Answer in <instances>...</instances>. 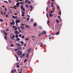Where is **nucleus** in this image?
Wrapping results in <instances>:
<instances>
[{
    "mask_svg": "<svg viewBox=\"0 0 73 73\" xmlns=\"http://www.w3.org/2000/svg\"><path fill=\"white\" fill-rule=\"evenodd\" d=\"M16 6L17 7H19V2L17 3Z\"/></svg>",
    "mask_w": 73,
    "mask_h": 73,
    "instance_id": "6e6552de",
    "label": "nucleus"
},
{
    "mask_svg": "<svg viewBox=\"0 0 73 73\" xmlns=\"http://www.w3.org/2000/svg\"><path fill=\"white\" fill-rule=\"evenodd\" d=\"M39 27L40 28V29H42V27H41L40 26Z\"/></svg>",
    "mask_w": 73,
    "mask_h": 73,
    "instance_id": "0e129e2a",
    "label": "nucleus"
},
{
    "mask_svg": "<svg viewBox=\"0 0 73 73\" xmlns=\"http://www.w3.org/2000/svg\"><path fill=\"white\" fill-rule=\"evenodd\" d=\"M12 24H13V25H15V22L14 21H13L12 22Z\"/></svg>",
    "mask_w": 73,
    "mask_h": 73,
    "instance_id": "a878e982",
    "label": "nucleus"
},
{
    "mask_svg": "<svg viewBox=\"0 0 73 73\" xmlns=\"http://www.w3.org/2000/svg\"><path fill=\"white\" fill-rule=\"evenodd\" d=\"M22 52L21 51H18L17 52V54L19 56H21L22 54Z\"/></svg>",
    "mask_w": 73,
    "mask_h": 73,
    "instance_id": "f257e3e1",
    "label": "nucleus"
},
{
    "mask_svg": "<svg viewBox=\"0 0 73 73\" xmlns=\"http://www.w3.org/2000/svg\"><path fill=\"white\" fill-rule=\"evenodd\" d=\"M40 46L42 47L43 46V44L42 42H40Z\"/></svg>",
    "mask_w": 73,
    "mask_h": 73,
    "instance_id": "4468645a",
    "label": "nucleus"
},
{
    "mask_svg": "<svg viewBox=\"0 0 73 73\" xmlns=\"http://www.w3.org/2000/svg\"><path fill=\"white\" fill-rule=\"evenodd\" d=\"M3 34H5V30H4L3 31Z\"/></svg>",
    "mask_w": 73,
    "mask_h": 73,
    "instance_id": "bb28decb",
    "label": "nucleus"
},
{
    "mask_svg": "<svg viewBox=\"0 0 73 73\" xmlns=\"http://www.w3.org/2000/svg\"><path fill=\"white\" fill-rule=\"evenodd\" d=\"M49 15L50 17H51V16H53V15H52V14H50V13H49Z\"/></svg>",
    "mask_w": 73,
    "mask_h": 73,
    "instance_id": "c85d7f7f",
    "label": "nucleus"
},
{
    "mask_svg": "<svg viewBox=\"0 0 73 73\" xmlns=\"http://www.w3.org/2000/svg\"><path fill=\"white\" fill-rule=\"evenodd\" d=\"M18 50H22V48L20 47H18L17 48Z\"/></svg>",
    "mask_w": 73,
    "mask_h": 73,
    "instance_id": "423d86ee",
    "label": "nucleus"
},
{
    "mask_svg": "<svg viewBox=\"0 0 73 73\" xmlns=\"http://www.w3.org/2000/svg\"><path fill=\"white\" fill-rule=\"evenodd\" d=\"M17 22H18V23H20V21L18 20H17Z\"/></svg>",
    "mask_w": 73,
    "mask_h": 73,
    "instance_id": "cd10ccee",
    "label": "nucleus"
},
{
    "mask_svg": "<svg viewBox=\"0 0 73 73\" xmlns=\"http://www.w3.org/2000/svg\"><path fill=\"white\" fill-rule=\"evenodd\" d=\"M49 21H47V24H48L49 27Z\"/></svg>",
    "mask_w": 73,
    "mask_h": 73,
    "instance_id": "b1692460",
    "label": "nucleus"
},
{
    "mask_svg": "<svg viewBox=\"0 0 73 73\" xmlns=\"http://www.w3.org/2000/svg\"><path fill=\"white\" fill-rule=\"evenodd\" d=\"M25 29V28L24 27H23L22 28V29Z\"/></svg>",
    "mask_w": 73,
    "mask_h": 73,
    "instance_id": "79ce46f5",
    "label": "nucleus"
},
{
    "mask_svg": "<svg viewBox=\"0 0 73 73\" xmlns=\"http://www.w3.org/2000/svg\"><path fill=\"white\" fill-rule=\"evenodd\" d=\"M5 12H7V8H6V7H5Z\"/></svg>",
    "mask_w": 73,
    "mask_h": 73,
    "instance_id": "ea45409f",
    "label": "nucleus"
},
{
    "mask_svg": "<svg viewBox=\"0 0 73 73\" xmlns=\"http://www.w3.org/2000/svg\"><path fill=\"white\" fill-rule=\"evenodd\" d=\"M10 25L11 26H12V22H10Z\"/></svg>",
    "mask_w": 73,
    "mask_h": 73,
    "instance_id": "a18cd8bd",
    "label": "nucleus"
},
{
    "mask_svg": "<svg viewBox=\"0 0 73 73\" xmlns=\"http://www.w3.org/2000/svg\"><path fill=\"white\" fill-rule=\"evenodd\" d=\"M28 1H29V0H26L24 3L25 4H26Z\"/></svg>",
    "mask_w": 73,
    "mask_h": 73,
    "instance_id": "dca6fc26",
    "label": "nucleus"
},
{
    "mask_svg": "<svg viewBox=\"0 0 73 73\" xmlns=\"http://www.w3.org/2000/svg\"><path fill=\"white\" fill-rule=\"evenodd\" d=\"M30 7L31 8H33V7L32 6H30Z\"/></svg>",
    "mask_w": 73,
    "mask_h": 73,
    "instance_id": "bf43d9fd",
    "label": "nucleus"
},
{
    "mask_svg": "<svg viewBox=\"0 0 73 73\" xmlns=\"http://www.w3.org/2000/svg\"><path fill=\"white\" fill-rule=\"evenodd\" d=\"M13 28H16V26H13Z\"/></svg>",
    "mask_w": 73,
    "mask_h": 73,
    "instance_id": "09e8293b",
    "label": "nucleus"
},
{
    "mask_svg": "<svg viewBox=\"0 0 73 73\" xmlns=\"http://www.w3.org/2000/svg\"><path fill=\"white\" fill-rule=\"evenodd\" d=\"M14 46V45L13 44H11V46H10L11 47H12Z\"/></svg>",
    "mask_w": 73,
    "mask_h": 73,
    "instance_id": "58836bf2",
    "label": "nucleus"
},
{
    "mask_svg": "<svg viewBox=\"0 0 73 73\" xmlns=\"http://www.w3.org/2000/svg\"><path fill=\"white\" fill-rule=\"evenodd\" d=\"M58 20H56V23H58Z\"/></svg>",
    "mask_w": 73,
    "mask_h": 73,
    "instance_id": "13d9d810",
    "label": "nucleus"
},
{
    "mask_svg": "<svg viewBox=\"0 0 73 73\" xmlns=\"http://www.w3.org/2000/svg\"><path fill=\"white\" fill-rule=\"evenodd\" d=\"M42 35V33L39 34L38 35V36H41V35Z\"/></svg>",
    "mask_w": 73,
    "mask_h": 73,
    "instance_id": "864d4df0",
    "label": "nucleus"
},
{
    "mask_svg": "<svg viewBox=\"0 0 73 73\" xmlns=\"http://www.w3.org/2000/svg\"><path fill=\"white\" fill-rule=\"evenodd\" d=\"M55 10V8L54 7L53 10V12H54Z\"/></svg>",
    "mask_w": 73,
    "mask_h": 73,
    "instance_id": "49530a36",
    "label": "nucleus"
},
{
    "mask_svg": "<svg viewBox=\"0 0 73 73\" xmlns=\"http://www.w3.org/2000/svg\"><path fill=\"white\" fill-rule=\"evenodd\" d=\"M21 44H22V45H23V42L21 41Z\"/></svg>",
    "mask_w": 73,
    "mask_h": 73,
    "instance_id": "4d7b16f0",
    "label": "nucleus"
},
{
    "mask_svg": "<svg viewBox=\"0 0 73 73\" xmlns=\"http://www.w3.org/2000/svg\"><path fill=\"white\" fill-rule=\"evenodd\" d=\"M25 6L26 7H27V8H28L29 6L28 5H25Z\"/></svg>",
    "mask_w": 73,
    "mask_h": 73,
    "instance_id": "2f4dec72",
    "label": "nucleus"
},
{
    "mask_svg": "<svg viewBox=\"0 0 73 73\" xmlns=\"http://www.w3.org/2000/svg\"><path fill=\"white\" fill-rule=\"evenodd\" d=\"M59 33L60 32H58L56 33V35H59Z\"/></svg>",
    "mask_w": 73,
    "mask_h": 73,
    "instance_id": "2eb2a0df",
    "label": "nucleus"
},
{
    "mask_svg": "<svg viewBox=\"0 0 73 73\" xmlns=\"http://www.w3.org/2000/svg\"><path fill=\"white\" fill-rule=\"evenodd\" d=\"M20 4H24V2H21L20 3Z\"/></svg>",
    "mask_w": 73,
    "mask_h": 73,
    "instance_id": "aec40b11",
    "label": "nucleus"
},
{
    "mask_svg": "<svg viewBox=\"0 0 73 73\" xmlns=\"http://www.w3.org/2000/svg\"><path fill=\"white\" fill-rule=\"evenodd\" d=\"M17 27H16L15 28V30L16 31V30H17Z\"/></svg>",
    "mask_w": 73,
    "mask_h": 73,
    "instance_id": "3c124183",
    "label": "nucleus"
},
{
    "mask_svg": "<svg viewBox=\"0 0 73 73\" xmlns=\"http://www.w3.org/2000/svg\"><path fill=\"white\" fill-rule=\"evenodd\" d=\"M6 32H8V29H7V30H6Z\"/></svg>",
    "mask_w": 73,
    "mask_h": 73,
    "instance_id": "e2e57ef3",
    "label": "nucleus"
},
{
    "mask_svg": "<svg viewBox=\"0 0 73 73\" xmlns=\"http://www.w3.org/2000/svg\"><path fill=\"white\" fill-rule=\"evenodd\" d=\"M0 21H1V22H3V20L1 19H0Z\"/></svg>",
    "mask_w": 73,
    "mask_h": 73,
    "instance_id": "72a5a7b5",
    "label": "nucleus"
},
{
    "mask_svg": "<svg viewBox=\"0 0 73 73\" xmlns=\"http://www.w3.org/2000/svg\"><path fill=\"white\" fill-rule=\"evenodd\" d=\"M30 18H27V22H28V21L29 20V19Z\"/></svg>",
    "mask_w": 73,
    "mask_h": 73,
    "instance_id": "f704fd0d",
    "label": "nucleus"
},
{
    "mask_svg": "<svg viewBox=\"0 0 73 73\" xmlns=\"http://www.w3.org/2000/svg\"><path fill=\"white\" fill-rule=\"evenodd\" d=\"M58 18H59L60 20H61V18H60V16H58Z\"/></svg>",
    "mask_w": 73,
    "mask_h": 73,
    "instance_id": "603ef678",
    "label": "nucleus"
},
{
    "mask_svg": "<svg viewBox=\"0 0 73 73\" xmlns=\"http://www.w3.org/2000/svg\"><path fill=\"white\" fill-rule=\"evenodd\" d=\"M22 38H24V35H23L21 37Z\"/></svg>",
    "mask_w": 73,
    "mask_h": 73,
    "instance_id": "e433bc0d",
    "label": "nucleus"
},
{
    "mask_svg": "<svg viewBox=\"0 0 73 73\" xmlns=\"http://www.w3.org/2000/svg\"><path fill=\"white\" fill-rule=\"evenodd\" d=\"M4 2H5V3H8V2L6 1H3Z\"/></svg>",
    "mask_w": 73,
    "mask_h": 73,
    "instance_id": "680f3d73",
    "label": "nucleus"
},
{
    "mask_svg": "<svg viewBox=\"0 0 73 73\" xmlns=\"http://www.w3.org/2000/svg\"><path fill=\"white\" fill-rule=\"evenodd\" d=\"M36 25H37V23H35L34 24V27H36Z\"/></svg>",
    "mask_w": 73,
    "mask_h": 73,
    "instance_id": "5701e85b",
    "label": "nucleus"
},
{
    "mask_svg": "<svg viewBox=\"0 0 73 73\" xmlns=\"http://www.w3.org/2000/svg\"><path fill=\"white\" fill-rule=\"evenodd\" d=\"M48 11V7H47L46 8V11Z\"/></svg>",
    "mask_w": 73,
    "mask_h": 73,
    "instance_id": "774afa93",
    "label": "nucleus"
},
{
    "mask_svg": "<svg viewBox=\"0 0 73 73\" xmlns=\"http://www.w3.org/2000/svg\"><path fill=\"white\" fill-rule=\"evenodd\" d=\"M31 3V1H29L28 3L27 4H29L30 3Z\"/></svg>",
    "mask_w": 73,
    "mask_h": 73,
    "instance_id": "4c0bfd02",
    "label": "nucleus"
},
{
    "mask_svg": "<svg viewBox=\"0 0 73 73\" xmlns=\"http://www.w3.org/2000/svg\"><path fill=\"white\" fill-rule=\"evenodd\" d=\"M14 8L15 9H17V8H16V6H14Z\"/></svg>",
    "mask_w": 73,
    "mask_h": 73,
    "instance_id": "de8ad7c7",
    "label": "nucleus"
},
{
    "mask_svg": "<svg viewBox=\"0 0 73 73\" xmlns=\"http://www.w3.org/2000/svg\"><path fill=\"white\" fill-rule=\"evenodd\" d=\"M12 37L13 38H15V35H13L12 36Z\"/></svg>",
    "mask_w": 73,
    "mask_h": 73,
    "instance_id": "a19ab883",
    "label": "nucleus"
},
{
    "mask_svg": "<svg viewBox=\"0 0 73 73\" xmlns=\"http://www.w3.org/2000/svg\"><path fill=\"white\" fill-rule=\"evenodd\" d=\"M15 57H16V58H17V61H19V59H18V57H17V56H16V55H15Z\"/></svg>",
    "mask_w": 73,
    "mask_h": 73,
    "instance_id": "f3484780",
    "label": "nucleus"
},
{
    "mask_svg": "<svg viewBox=\"0 0 73 73\" xmlns=\"http://www.w3.org/2000/svg\"><path fill=\"white\" fill-rule=\"evenodd\" d=\"M16 45L18 46H21V44L19 43H16Z\"/></svg>",
    "mask_w": 73,
    "mask_h": 73,
    "instance_id": "0eeeda50",
    "label": "nucleus"
},
{
    "mask_svg": "<svg viewBox=\"0 0 73 73\" xmlns=\"http://www.w3.org/2000/svg\"><path fill=\"white\" fill-rule=\"evenodd\" d=\"M4 38H5V40H7V36H5Z\"/></svg>",
    "mask_w": 73,
    "mask_h": 73,
    "instance_id": "f8f14e48",
    "label": "nucleus"
},
{
    "mask_svg": "<svg viewBox=\"0 0 73 73\" xmlns=\"http://www.w3.org/2000/svg\"><path fill=\"white\" fill-rule=\"evenodd\" d=\"M21 15L22 16H25V15L23 14H22Z\"/></svg>",
    "mask_w": 73,
    "mask_h": 73,
    "instance_id": "052dcab7",
    "label": "nucleus"
},
{
    "mask_svg": "<svg viewBox=\"0 0 73 73\" xmlns=\"http://www.w3.org/2000/svg\"><path fill=\"white\" fill-rule=\"evenodd\" d=\"M6 16V17H8V15H5Z\"/></svg>",
    "mask_w": 73,
    "mask_h": 73,
    "instance_id": "5fc2aeb1",
    "label": "nucleus"
},
{
    "mask_svg": "<svg viewBox=\"0 0 73 73\" xmlns=\"http://www.w3.org/2000/svg\"><path fill=\"white\" fill-rule=\"evenodd\" d=\"M42 34H44V35H45V34H46V31H43L42 32Z\"/></svg>",
    "mask_w": 73,
    "mask_h": 73,
    "instance_id": "20e7f679",
    "label": "nucleus"
},
{
    "mask_svg": "<svg viewBox=\"0 0 73 73\" xmlns=\"http://www.w3.org/2000/svg\"><path fill=\"white\" fill-rule=\"evenodd\" d=\"M19 32H20V33H21V30L20 29V30H19Z\"/></svg>",
    "mask_w": 73,
    "mask_h": 73,
    "instance_id": "37998d69",
    "label": "nucleus"
},
{
    "mask_svg": "<svg viewBox=\"0 0 73 73\" xmlns=\"http://www.w3.org/2000/svg\"><path fill=\"white\" fill-rule=\"evenodd\" d=\"M25 40L26 41H27V40H29V38H27L25 39Z\"/></svg>",
    "mask_w": 73,
    "mask_h": 73,
    "instance_id": "a211bd4d",
    "label": "nucleus"
},
{
    "mask_svg": "<svg viewBox=\"0 0 73 73\" xmlns=\"http://www.w3.org/2000/svg\"><path fill=\"white\" fill-rule=\"evenodd\" d=\"M53 11H51L50 12V13H52L53 12Z\"/></svg>",
    "mask_w": 73,
    "mask_h": 73,
    "instance_id": "338daca9",
    "label": "nucleus"
},
{
    "mask_svg": "<svg viewBox=\"0 0 73 73\" xmlns=\"http://www.w3.org/2000/svg\"><path fill=\"white\" fill-rule=\"evenodd\" d=\"M25 27L26 28H28L29 29H30V27L29 25H25Z\"/></svg>",
    "mask_w": 73,
    "mask_h": 73,
    "instance_id": "1a4fd4ad",
    "label": "nucleus"
},
{
    "mask_svg": "<svg viewBox=\"0 0 73 73\" xmlns=\"http://www.w3.org/2000/svg\"><path fill=\"white\" fill-rule=\"evenodd\" d=\"M17 41H19V40H20V38H17Z\"/></svg>",
    "mask_w": 73,
    "mask_h": 73,
    "instance_id": "4be33fe9",
    "label": "nucleus"
},
{
    "mask_svg": "<svg viewBox=\"0 0 73 73\" xmlns=\"http://www.w3.org/2000/svg\"><path fill=\"white\" fill-rule=\"evenodd\" d=\"M9 3H11L12 2H11V0H9Z\"/></svg>",
    "mask_w": 73,
    "mask_h": 73,
    "instance_id": "c03bdc74",
    "label": "nucleus"
},
{
    "mask_svg": "<svg viewBox=\"0 0 73 73\" xmlns=\"http://www.w3.org/2000/svg\"><path fill=\"white\" fill-rule=\"evenodd\" d=\"M21 9H23V6H21Z\"/></svg>",
    "mask_w": 73,
    "mask_h": 73,
    "instance_id": "393cba45",
    "label": "nucleus"
},
{
    "mask_svg": "<svg viewBox=\"0 0 73 73\" xmlns=\"http://www.w3.org/2000/svg\"><path fill=\"white\" fill-rule=\"evenodd\" d=\"M31 22H33V19H31Z\"/></svg>",
    "mask_w": 73,
    "mask_h": 73,
    "instance_id": "c756f323",
    "label": "nucleus"
},
{
    "mask_svg": "<svg viewBox=\"0 0 73 73\" xmlns=\"http://www.w3.org/2000/svg\"><path fill=\"white\" fill-rule=\"evenodd\" d=\"M52 35H54V33H52Z\"/></svg>",
    "mask_w": 73,
    "mask_h": 73,
    "instance_id": "69168bd1",
    "label": "nucleus"
},
{
    "mask_svg": "<svg viewBox=\"0 0 73 73\" xmlns=\"http://www.w3.org/2000/svg\"><path fill=\"white\" fill-rule=\"evenodd\" d=\"M24 56H25V53H24L21 56H20V57L22 58V57H24Z\"/></svg>",
    "mask_w": 73,
    "mask_h": 73,
    "instance_id": "39448f33",
    "label": "nucleus"
},
{
    "mask_svg": "<svg viewBox=\"0 0 73 73\" xmlns=\"http://www.w3.org/2000/svg\"><path fill=\"white\" fill-rule=\"evenodd\" d=\"M17 37H19V36H18V35H15V38H17Z\"/></svg>",
    "mask_w": 73,
    "mask_h": 73,
    "instance_id": "412c9836",
    "label": "nucleus"
},
{
    "mask_svg": "<svg viewBox=\"0 0 73 73\" xmlns=\"http://www.w3.org/2000/svg\"><path fill=\"white\" fill-rule=\"evenodd\" d=\"M25 8H23V11H25Z\"/></svg>",
    "mask_w": 73,
    "mask_h": 73,
    "instance_id": "8fccbe9b",
    "label": "nucleus"
},
{
    "mask_svg": "<svg viewBox=\"0 0 73 73\" xmlns=\"http://www.w3.org/2000/svg\"><path fill=\"white\" fill-rule=\"evenodd\" d=\"M19 33H19V32H18L17 31H15L14 32V34H15V35H19Z\"/></svg>",
    "mask_w": 73,
    "mask_h": 73,
    "instance_id": "f03ea898",
    "label": "nucleus"
},
{
    "mask_svg": "<svg viewBox=\"0 0 73 73\" xmlns=\"http://www.w3.org/2000/svg\"><path fill=\"white\" fill-rule=\"evenodd\" d=\"M13 17L14 18V19H17V16H13Z\"/></svg>",
    "mask_w": 73,
    "mask_h": 73,
    "instance_id": "ddd939ff",
    "label": "nucleus"
},
{
    "mask_svg": "<svg viewBox=\"0 0 73 73\" xmlns=\"http://www.w3.org/2000/svg\"><path fill=\"white\" fill-rule=\"evenodd\" d=\"M29 52L27 53L26 55V58H28V56L29 55Z\"/></svg>",
    "mask_w": 73,
    "mask_h": 73,
    "instance_id": "9d476101",
    "label": "nucleus"
},
{
    "mask_svg": "<svg viewBox=\"0 0 73 73\" xmlns=\"http://www.w3.org/2000/svg\"><path fill=\"white\" fill-rule=\"evenodd\" d=\"M18 30H19L20 29V27L19 26L18 27Z\"/></svg>",
    "mask_w": 73,
    "mask_h": 73,
    "instance_id": "c9c22d12",
    "label": "nucleus"
},
{
    "mask_svg": "<svg viewBox=\"0 0 73 73\" xmlns=\"http://www.w3.org/2000/svg\"><path fill=\"white\" fill-rule=\"evenodd\" d=\"M27 61V59H26L25 61H24V62H26V61Z\"/></svg>",
    "mask_w": 73,
    "mask_h": 73,
    "instance_id": "6e6d98bb",
    "label": "nucleus"
},
{
    "mask_svg": "<svg viewBox=\"0 0 73 73\" xmlns=\"http://www.w3.org/2000/svg\"><path fill=\"white\" fill-rule=\"evenodd\" d=\"M21 36H22V35H21V34H20V35H19V36L20 37H21Z\"/></svg>",
    "mask_w": 73,
    "mask_h": 73,
    "instance_id": "7c9ffc66",
    "label": "nucleus"
},
{
    "mask_svg": "<svg viewBox=\"0 0 73 73\" xmlns=\"http://www.w3.org/2000/svg\"><path fill=\"white\" fill-rule=\"evenodd\" d=\"M31 48H29L28 49V50H27L28 51H29V53H30V52H31Z\"/></svg>",
    "mask_w": 73,
    "mask_h": 73,
    "instance_id": "6ab92c4d",
    "label": "nucleus"
},
{
    "mask_svg": "<svg viewBox=\"0 0 73 73\" xmlns=\"http://www.w3.org/2000/svg\"><path fill=\"white\" fill-rule=\"evenodd\" d=\"M16 72V70H11V73H15Z\"/></svg>",
    "mask_w": 73,
    "mask_h": 73,
    "instance_id": "7ed1b4c3",
    "label": "nucleus"
},
{
    "mask_svg": "<svg viewBox=\"0 0 73 73\" xmlns=\"http://www.w3.org/2000/svg\"><path fill=\"white\" fill-rule=\"evenodd\" d=\"M15 51H17V50H19L18 48L17 49H15Z\"/></svg>",
    "mask_w": 73,
    "mask_h": 73,
    "instance_id": "473e14b6",
    "label": "nucleus"
},
{
    "mask_svg": "<svg viewBox=\"0 0 73 73\" xmlns=\"http://www.w3.org/2000/svg\"><path fill=\"white\" fill-rule=\"evenodd\" d=\"M51 5L52 8H53V7H54V6H53V3H52Z\"/></svg>",
    "mask_w": 73,
    "mask_h": 73,
    "instance_id": "9b49d317",
    "label": "nucleus"
}]
</instances>
